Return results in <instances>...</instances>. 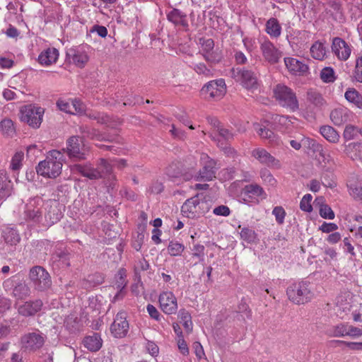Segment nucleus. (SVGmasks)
<instances>
[{
	"label": "nucleus",
	"mask_w": 362,
	"mask_h": 362,
	"mask_svg": "<svg viewBox=\"0 0 362 362\" xmlns=\"http://www.w3.org/2000/svg\"><path fill=\"white\" fill-rule=\"evenodd\" d=\"M260 49L265 61L270 64L277 63L281 57V52L269 40L264 41L260 45Z\"/></svg>",
	"instance_id": "18"
},
{
	"label": "nucleus",
	"mask_w": 362,
	"mask_h": 362,
	"mask_svg": "<svg viewBox=\"0 0 362 362\" xmlns=\"http://www.w3.org/2000/svg\"><path fill=\"white\" fill-rule=\"evenodd\" d=\"M83 342L84 346L93 352L98 351L101 348L103 344L100 336L97 333H94L93 335L85 337Z\"/></svg>",
	"instance_id": "28"
},
{
	"label": "nucleus",
	"mask_w": 362,
	"mask_h": 362,
	"mask_svg": "<svg viewBox=\"0 0 362 362\" xmlns=\"http://www.w3.org/2000/svg\"><path fill=\"white\" fill-rule=\"evenodd\" d=\"M24 154L23 152H16L13 156L11 162V168L13 170H18L21 166V162L23 159Z\"/></svg>",
	"instance_id": "58"
},
{
	"label": "nucleus",
	"mask_w": 362,
	"mask_h": 362,
	"mask_svg": "<svg viewBox=\"0 0 362 362\" xmlns=\"http://www.w3.org/2000/svg\"><path fill=\"white\" fill-rule=\"evenodd\" d=\"M226 91V83L222 78L211 81L202 88L203 94L209 95V98L216 100L222 98L225 95Z\"/></svg>",
	"instance_id": "15"
},
{
	"label": "nucleus",
	"mask_w": 362,
	"mask_h": 362,
	"mask_svg": "<svg viewBox=\"0 0 362 362\" xmlns=\"http://www.w3.org/2000/svg\"><path fill=\"white\" fill-rule=\"evenodd\" d=\"M184 248L185 247L182 244L171 241L168 247V250L171 256H177L181 255Z\"/></svg>",
	"instance_id": "53"
},
{
	"label": "nucleus",
	"mask_w": 362,
	"mask_h": 362,
	"mask_svg": "<svg viewBox=\"0 0 362 362\" xmlns=\"http://www.w3.org/2000/svg\"><path fill=\"white\" fill-rule=\"evenodd\" d=\"M320 78L325 83L334 82L336 79L334 69L329 66L323 68L320 72Z\"/></svg>",
	"instance_id": "51"
},
{
	"label": "nucleus",
	"mask_w": 362,
	"mask_h": 362,
	"mask_svg": "<svg viewBox=\"0 0 362 362\" xmlns=\"http://www.w3.org/2000/svg\"><path fill=\"white\" fill-rule=\"evenodd\" d=\"M87 117L96 120L98 123L104 124L108 122V117L104 114L90 110H85L83 113Z\"/></svg>",
	"instance_id": "52"
},
{
	"label": "nucleus",
	"mask_w": 362,
	"mask_h": 362,
	"mask_svg": "<svg viewBox=\"0 0 362 362\" xmlns=\"http://www.w3.org/2000/svg\"><path fill=\"white\" fill-rule=\"evenodd\" d=\"M312 196L310 194H307L303 196L300 203V208L301 210L310 212L313 210V207L311 205Z\"/></svg>",
	"instance_id": "57"
},
{
	"label": "nucleus",
	"mask_w": 362,
	"mask_h": 362,
	"mask_svg": "<svg viewBox=\"0 0 362 362\" xmlns=\"http://www.w3.org/2000/svg\"><path fill=\"white\" fill-rule=\"evenodd\" d=\"M204 245L199 244L194 245L192 249V256L197 257L199 262H203L204 259Z\"/></svg>",
	"instance_id": "62"
},
{
	"label": "nucleus",
	"mask_w": 362,
	"mask_h": 362,
	"mask_svg": "<svg viewBox=\"0 0 362 362\" xmlns=\"http://www.w3.org/2000/svg\"><path fill=\"white\" fill-rule=\"evenodd\" d=\"M43 306L40 299L25 301L18 308V313L24 317H33L39 313Z\"/></svg>",
	"instance_id": "20"
},
{
	"label": "nucleus",
	"mask_w": 362,
	"mask_h": 362,
	"mask_svg": "<svg viewBox=\"0 0 362 362\" xmlns=\"http://www.w3.org/2000/svg\"><path fill=\"white\" fill-rule=\"evenodd\" d=\"M12 182L5 170H0V201L5 200L12 192Z\"/></svg>",
	"instance_id": "24"
},
{
	"label": "nucleus",
	"mask_w": 362,
	"mask_h": 362,
	"mask_svg": "<svg viewBox=\"0 0 362 362\" xmlns=\"http://www.w3.org/2000/svg\"><path fill=\"white\" fill-rule=\"evenodd\" d=\"M266 32L272 37L277 38L281 35V26L278 20L274 18H269L266 23Z\"/></svg>",
	"instance_id": "31"
},
{
	"label": "nucleus",
	"mask_w": 362,
	"mask_h": 362,
	"mask_svg": "<svg viewBox=\"0 0 362 362\" xmlns=\"http://www.w3.org/2000/svg\"><path fill=\"white\" fill-rule=\"evenodd\" d=\"M318 153L320 162L323 168H333L332 167L335 165V162L332 157V152L322 147V151H319Z\"/></svg>",
	"instance_id": "33"
},
{
	"label": "nucleus",
	"mask_w": 362,
	"mask_h": 362,
	"mask_svg": "<svg viewBox=\"0 0 362 362\" xmlns=\"http://www.w3.org/2000/svg\"><path fill=\"white\" fill-rule=\"evenodd\" d=\"M57 105L60 110L64 111L66 113L74 114L72 100L68 101L64 100H59L57 103Z\"/></svg>",
	"instance_id": "59"
},
{
	"label": "nucleus",
	"mask_w": 362,
	"mask_h": 362,
	"mask_svg": "<svg viewBox=\"0 0 362 362\" xmlns=\"http://www.w3.org/2000/svg\"><path fill=\"white\" fill-rule=\"evenodd\" d=\"M70 170L73 174H78L90 180H99L102 178L100 170L95 168L89 162L84 164H73L70 165Z\"/></svg>",
	"instance_id": "13"
},
{
	"label": "nucleus",
	"mask_w": 362,
	"mask_h": 362,
	"mask_svg": "<svg viewBox=\"0 0 362 362\" xmlns=\"http://www.w3.org/2000/svg\"><path fill=\"white\" fill-rule=\"evenodd\" d=\"M284 63L288 71L293 74L303 75L308 71L307 64L295 58L286 57Z\"/></svg>",
	"instance_id": "23"
},
{
	"label": "nucleus",
	"mask_w": 362,
	"mask_h": 362,
	"mask_svg": "<svg viewBox=\"0 0 362 362\" xmlns=\"http://www.w3.org/2000/svg\"><path fill=\"white\" fill-rule=\"evenodd\" d=\"M66 56L70 62L78 67H83L88 60V57L84 52L73 48L67 51Z\"/></svg>",
	"instance_id": "26"
},
{
	"label": "nucleus",
	"mask_w": 362,
	"mask_h": 362,
	"mask_svg": "<svg viewBox=\"0 0 362 362\" xmlns=\"http://www.w3.org/2000/svg\"><path fill=\"white\" fill-rule=\"evenodd\" d=\"M327 12L330 13L335 18L341 17L342 14V6L340 1L333 0L327 3Z\"/></svg>",
	"instance_id": "48"
},
{
	"label": "nucleus",
	"mask_w": 362,
	"mask_h": 362,
	"mask_svg": "<svg viewBox=\"0 0 362 362\" xmlns=\"http://www.w3.org/2000/svg\"><path fill=\"white\" fill-rule=\"evenodd\" d=\"M288 299L296 305L305 304L312 300L314 293L311 285L307 281L294 283L286 290Z\"/></svg>",
	"instance_id": "3"
},
{
	"label": "nucleus",
	"mask_w": 362,
	"mask_h": 362,
	"mask_svg": "<svg viewBox=\"0 0 362 362\" xmlns=\"http://www.w3.org/2000/svg\"><path fill=\"white\" fill-rule=\"evenodd\" d=\"M45 201L40 197L30 199L25 206L24 219L34 223H42L43 221Z\"/></svg>",
	"instance_id": "5"
},
{
	"label": "nucleus",
	"mask_w": 362,
	"mask_h": 362,
	"mask_svg": "<svg viewBox=\"0 0 362 362\" xmlns=\"http://www.w3.org/2000/svg\"><path fill=\"white\" fill-rule=\"evenodd\" d=\"M0 131L4 136L12 137L16 133L13 122L10 119H4L0 122Z\"/></svg>",
	"instance_id": "38"
},
{
	"label": "nucleus",
	"mask_w": 362,
	"mask_h": 362,
	"mask_svg": "<svg viewBox=\"0 0 362 362\" xmlns=\"http://www.w3.org/2000/svg\"><path fill=\"white\" fill-rule=\"evenodd\" d=\"M312 57L318 60H322L326 54L325 47L323 44L317 41L310 47Z\"/></svg>",
	"instance_id": "41"
},
{
	"label": "nucleus",
	"mask_w": 362,
	"mask_h": 362,
	"mask_svg": "<svg viewBox=\"0 0 362 362\" xmlns=\"http://www.w3.org/2000/svg\"><path fill=\"white\" fill-rule=\"evenodd\" d=\"M252 156L262 164L269 168H279L281 166L279 160L276 159L267 150L262 148H257L252 151Z\"/></svg>",
	"instance_id": "19"
},
{
	"label": "nucleus",
	"mask_w": 362,
	"mask_h": 362,
	"mask_svg": "<svg viewBox=\"0 0 362 362\" xmlns=\"http://www.w3.org/2000/svg\"><path fill=\"white\" fill-rule=\"evenodd\" d=\"M73 105V111L74 114H83L86 110V107L84 104L80 100L77 99L72 100Z\"/></svg>",
	"instance_id": "64"
},
{
	"label": "nucleus",
	"mask_w": 362,
	"mask_h": 362,
	"mask_svg": "<svg viewBox=\"0 0 362 362\" xmlns=\"http://www.w3.org/2000/svg\"><path fill=\"white\" fill-rule=\"evenodd\" d=\"M44 114V109L40 107L28 105L21 110V120L30 127L39 128Z\"/></svg>",
	"instance_id": "10"
},
{
	"label": "nucleus",
	"mask_w": 362,
	"mask_h": 362,
	"mask_svg": "<svg viewBox=\"0 0 362 362\" xmlns=\"http://www.w3.org/2000/svg\"><path fill=\"white\" fill-rule=\"evenodd\" d=\"M344 151L352 160H362V144L350 143L346 146Z\"/></svg>",
	"instance_id": "30"
},
{
	"label": "nucleus",
	"mask_w": 362,
	"mask_h": 362,
	"mask_svg": "<svg viewBox=\"0 0 362 362\" xmlns=\"http://www.w3.org/2000/svg\"><path fill=\"white\" fill-rule=\"evenodd\" d=\"M260 177L264 182L270 185L273 186L276 183V180L267 169H262L260 171Z\"/></svg>",
	"instance_id": "61"
},
{
	"label": "nucleus",
	"mask_w": 362,
	"mask_h": 362,
	"mask_svg": "<svg viewBox=\"0 0 362 362\" xmlns=\"http://www.w3.org/2000/svg\"><path fill=\"white\" fill-rule=\"evenodd\" d=\"M47 337L39 330L28 332L21 338V348L26 351L35 352L45 344Z\"/></svg>",
	"instance_id": "6"
},
{
	"label": "nucleus",
	"mask_w": 362,
	"mask_h": 362,
	"mask_svg": "<svg viewBox=\"0 0 362 362\" xmlns=\"http://www.w3.org/2000/svg\"><path fill=\"white\" fill-rule=\"evenodd\" d=\"M3 236L6 243L11 245H16L21 240L17 230L11 228H6L4 230Z\"/></svg>",
	"instance_id": "39"
},
{
	"label": "nucleus",
	"mask_w": 362,
	"mask_h": 362,
	"mask_svg": "<svg viewBox=\"0 0 362 362\" xmlns=\"http://www.w3.org/2000/svg\"><path fill=\"white\" fill-rule=\"evenodd\" d=\"M319 213L321 217L327 219H334V213L329 206L322 204L320 206Z\"/></svg>",
	"instance_id": "55"
},
{
	"label": "nucleus",
	"mask_w": 362,
	"mask_h": 362,
	"mask_svg": "<svg viewBox=\"0 0 362 362\" xmlns=\"http://www.w3.org/2000/svg\"><path fill=\"white\" fill-rule=\"evenodd\" d=\"M332 168H326L321 175V183L325 187L334 188L337 186L335 176L331 170Z\"/></svg>",
	"instance_id": "35"
},
{
	"label": "nucleus",
	"mask_w": 362,
	"mask_h": 362,
	"mask_svg": "<svg viewBox=\"0 0 362 362\" xmlns=\"http://www.w3.org/2000/svg\"><path fill=\"white\" fill-rule=\"evenodd\" d=\"M97 168L100 170V172L102 173V178L105 176L111 175L112 173V165L104 158L98 160Z\"/></svg>",
	"instance_id": "49"
},
{
	"label": "nucleus",
	"mask_w": 362,
	"mask_h": 362,
	"mask_svg": "<svg viewBox=\"0 0 362 362\" xmlns=\"http://www.w3.org/2000/svg\"><path fill=\"white\" fill-rule=\"evenodd\" d=\"M13 293L17 298L23 299L30 296V289L26 284H20L13 288Z\"/></svg>",
	"instance_id": "46"
},
{
	"label": "nucleus",
	"mask_w": 362,
	"mask_h": 362,
	"mask_svg": "<svg viewBox=\"0 0 362 362\" xmlns=\"http://www.w3.org/2000/svg\"><path fill=\"white\" fill-rule=\"evenodd\" d=\"M159 303L161 310L168 315L175 313L177 310V299L170 291H165L160 293Z\"/></svg>",
	"instance_id": "17"
},
{
	"label": "nucleus",
	"mask_w": 362,
	"mask_h": 362,
	"mask_svg": "<svg viewBox=\"0 0 362 362\" xmlns=\"http://www.w3.org/2000/svg\"><path fill=\"white\" fill-rule=\"evenodd\" d=\"M62 158L63 154L61 151H49L47 158L41 161L36 168L37 174L50 178L57 177L62 172Z\"/></svg>",
	"instance_id": "1"
},
{
	"label": "nucleus",
	"mask_w": 362,
	"mask_h": 362,
	"mask_svg": "<svg viewBox=\"0 0 362 362\" xmlns=\"http://www.w3.org/2000/svg\"><path fill=\"white\" fill-rule=\"evenodd\" d=\"M302 141L304 146L315 153H318L322 151V148L323 147L322 145L318 143L316 140L305 136H302Z\"/></svg>",
	"instance_id": "47"
},
{
	"label": "nucleus",
	"mask_w": 362,
	"mask_h": 362,
	"mask_svg": "<svg viewBox=\"0 0 362 362\" xmlns=\"http://www.w3.org/2000/svg\"><path fill=\"white\" fill-rule=\"evenodd\" d=\"M231 76L246 89H256L258 86L257 77L251 70L233 69L231 70Z\"/></svg>",
	"instance_id": "9"
},
{
	"label": "nucleus",
	"mask_w": 362,
	"mask_h": 362,
	"mask_svg": "<svg viewBox=\"0 0 362 362\" xmlns=\"http://www.w3.org/2000/svg\"><path fill=\"white\" fill-rule=\"evenodd\" d=\"M58 57L59 51L54 47H49L40 54L38 62L42 65L49 66L56 63Z\"/></svg>",
	"instance_id": "25"
},
{
	"label": "nucleus",
	"mask_w": 362,
	"mask_h": 362,
	"mask_svg": "<svg viewBox=\"0 0 362 362\" xmlns=\"http://www.w3.org/2000/svg\"><path fill=\"white\" fill-rule=\"evenodd\" d=\"M349 329V325L340 324L337 326H334L332 329V335L335 337H341L344 336H347Z\"/></svg>",
	"instance_id": "56"
},
{
	"label": "nucleus",
	"mask_w": 362,
	"mask_h": 362,
	"mask_svg": "<svg viewBox=\"0 0 362 362\" xmlns=\"http://www.w3.org/2000/svg\"><path fill=\"white\" fill-rule=\"evenodd\" d=\"M189 66L199 75H203L206 77L211 76V68L207 66L204 63H195L194 62H190Z\"/></svg>",
	"instance_id": "42"
},
{
	"label": "nucleus",
	"mask_w": 362,
	"mask_h": 362,
	"mask_svg": "<svg viewBox=\"0 0 362 362\" xmlns=\"http://www.w3.org/2000/svg\"><path fill=\"white\" fill-rule=\"evenodd\" d=\"M353 78L357 82L362 83V57H358L356 60V66L353 71Z\"/></svg>",
	"instance_id": "54"
},
{
	"label": "nucleus",
	"mask_w": 362,
	"mask_h": 362,
	"mask_svg": "<svg viewBox=\"0 0 362 362\" xmlns=\"http://www.w3.org/2000/svg\"><path fill=\"white\" fill-rule=\"evenodd\" d=\"M166 174L169 177L177 178L182 175V168L179 163H172L166 168Z\"/></svg>",
	"instance_id": "50"
},
{
	"label": "nucleus",
	"mask_w": 362,
	"mask_h": 362,
	"mask_svg": "<svg viewBox=\"0 0 362 362\" xmlns=\"http://www.w3.org/2000/svg\"><path fill=\"white\" fill-rule=\"evenodd\" d=\"M103 281L104 278L100 274H90L81 281V286L85 289H90L101 284Z\"/></svg>",
	"instance_id": "32"
},
{
	"label": "nucleus",
	"mask_w": 362,
	"mask_h": 362,
	"mask_svg": "<svg viewBox=\"0 0 362 362\" xmlns=\"http://www.w3.org/2000/svg\"><path fill=\"white\" fill-rule=\"evenodd\" d=\"M125 272L123 269H120L117 276V281H116V286L117 288L119 290V291L117 293V294L114 297V301L119 300L120 298H122L124 296L122 290L126 286V280H125Z\"/></svg>",
	"instance_id": "37"
},
{
	"label": "nucleus",
	"mask_w": 362,
	"mask_h": 362,
	"mask_svg": "<svg viewBox=\"0 0 362 362\" xmlns=\"http://www.w3.org/2000/svg\"><path fill=\"white\" fill-rule=\"evenodd\" d=\"M29 278L34 285L35 289L44 291L52 285L49 273L42 267H33L29 274Z\"/></svg>",
	"instance_id": "7"
},
{
	"label": "nucleus",
	"mask_w": 362,
	"mask_h": 362,
	"mask_svg": "<svg viewBox=\"0 0 362 362\" xmlns=\"http://www.w3.org/2000/svg\"><path fill=\"white\" fill-rule=\"evenodd\" d=\"M200 49L199 53L209 64H216L221 60V55L218 49H214V42L211 38H200L199 40Z\"/></svg>",
	"instance_id": "8"
},
{
	"label": "nucleus",
	"mask_w": 362,
	"mask_h": 362,
	"mask_svg": "<svg viewBox=\"0 0 362 362\" xmlns=\"http://www.w3.org/2000/svg\"><path fill=\"white\" fill-rule=\"evenodd\" d=\"M345 98L356 107L362 109V95L354 88H348L344 94Z\"/></svg>",
	"instance_id": "34"
},
{
	"label": "nucleus",
	"mask_w": 362,
	"mask_h": 362,
	"mask_svg": "<svg viewBox=\"0 0 362 362\" xmlns=\"http://www.w3.org/2000/svg\"><path fill=\"white\" fill-rule=\"evenodd\" d=\"M320 134L328 141L331 143H337L339 139V134L331 126H323L320 128Z\"/></svg>",
	"instance_id": "36"
},
{
	"label": "nucleus",
	"mask_w": 362,
	"mask_h": 362,
	"mask_svg": "<svg viewBox=\"0 0 362 362\" xmlns=\"http://www.w3.org/2000/svg\"><path fill=\"white\" fill-rule=\"evenodd\" d=\"M216 132L218 134V136L211 135L213 139L214 137H215L216 139H219L223 142H228L233 139V134L223 125L221 127H218V130Z\"/></svg>",
	"instance_id": "45"
},
{
	"label": "nucleus",
	"mask_w": 362,
	"mask_h": 362,
	"mask_svg": "<svg viewBox=\"0 0 362 362\" xmlns=\"http://www.w3.org/2000/svg\"><path fill=\"white\" fill-rule=\"evenodd\" d=\"M206 204L205 202H200L199 195H197L186 200L182 206L181 211L185 216L193 218L204 213L203 206Z\"/></svg>",
	"instance_id": "12"
},
{
	"label": "nucleus",
	"mask_w": 362,
	"mask_h": 362,
	"mask_svg": "<svg viewBox=\"0 0 362 362\" xmlns=\"http://www.w3.org/2000/svg\"><path fill=\"white\" fill-rule=\"evenodd\" d=\"M331 47L334 54L341 61H346L351 55V46L340 37L332 39Z\"/></svg>",
	"instance_id": "16"
},
{
	"label": "nucleus",
	"mask_w": 362,
	"mask_h": 362,
	"mask_svg": "<svg viewBox=\"0 0 362 362\" xmlns=\"http://www.w3.org/2000/svg\"><path fill=\"white\" fill-rule=\"evenodd\" d=\"M52 202H45V211L43 212L44 218L42 222V224L44 226H51L54 223L59 221L61 218V213H59V210L56 208V206H53L50 205L49 203Z\"/></svg>",
	"instance_id": "21"
},
{
	"label": "nucleus",
	"mask_w": 362,
	"mask_h": 362,
	"mask_svg": "<svg viewBox=\"0 0 362 362\" xmlns=\"http://www.w3.org/2000/svg\"><path fill=\"white\" fill-rule=\"evenodd\" d=\"M62 150L69 158L78 161L86 160L90 151L83 139L78 136L69 137L66 141V147Z\"/></svg>",
	"instance_id": "4"
},
{
	"label": "nucleus",
	"mask_w": 362,
	"mask_h": 362,
	"mask_svg": "<svg viewBox=\"0 0 362 362\" xmlns=\"http://www.w3.org/2000/svg\"><path fill=\"white\" fill-rule=\"evenodd\" d=\"M307 100L316 107H321L325 104V100L322 95L313 89L308 90Z\"/></svg>",
	"instance_id": "43"
},
{
	"label": "nucleus",
	"mask_w": 362,
	"mask_h": 362,
	"mask_svg": "<svg viewBox=\"0 0 362 362\" xmlns=\"http://www.w3.org/2000/svg\"><path fill=\"white\" fill-rule=\"evenodd\" d=\"M129 328L127 314L124 312H119L110 326V332L115 338H123L127 334Z\"/></svg>",
	"instance_id": "14"
},
{
	"label": "nucleus",
	"mask_w": 362,
	"mask_h": 362,
	"mask_svg": "<svg viewBox=\"0 0 362 362\" xmlns=\"http://www.w3.org/2000/svg\"><path fill=\"white\" fill-rule=\"evenodd\" d=\"M238 228L241 229V230L240 232V238L243 240H244L248 243H252L255 242V240L257 239V234L254 230H252L248 227L241 228V226H239Z\"/></svg>",
	"instance_id": "44"
},
{
	"label": "nucleus",
	"mask_w": 362,
	"mask_h": 362,
	"mask_svg": "<svg viewBox=\"0 0 362 362\" xmlns=\"http://www.w3.org/2000/svg\"><path fill=\"white\" fill-rule=\"evenodd\" d=\"M201 162L202 168L197 176V180L199 181H209L215 177L216 172L218 167L217 166L216 161L210 158L206 154H202Z\"/></svg>",
	"instance_id": "11"
},
{
	"label": "nucleus",
	"mask_w": 362,
	"mask_h": 362,
	"mask_svg": "<svg viewBox=\"0 0 362 362\" xmlns=\"http://www.w3.org/2000/svg\"><path fill=\"white\" fill-rule=\"evenodd\" d=\"M264 193L262 187L257 184H250L245 186L241 192L242 199L244 202H247V198L260 197Z\"/></svg>",
	"instance_id": "27"
},
{
	"label": "nucleus",
	"mask_w": 362,
	"mask_h": 362,
	"mask_svg": "<svg viewBox=\"0 0 362 362\" xmlns=\"http://www.w3.org/2000/svg\"><path fill=\"white\" fill-rule=\"evenodd\" d=\"M349 111L344 108H337L330 113V119L337 126L346 123L349 120Z\"/></svg>",
	"instance_id": "29"
},
{
	"label": "nucleus",
	"mask_w": 362,
	"mask_h": 362,
	"mask_svg": "<svg viewBox=\"0 0 362 362\" xmlns=\"http://www.w3.org/2000/svg\"><path fill=\"white\" fill-rule=\"evenodd\" d=\"M257 134L264 139H267L271 144H278V138L271 130L262 127L259 124L255 126Z\"/></svg>",
	"instance_id": "40"
},
{
	"label": "nucleus",
	"mask_w": 362,
	"mask_h": 362,
	"mask_svg": "<svg viewBox=\"0 0 362 362\" xmlns=\"http://www.w3.org/2000/svg\"><path fill=\"white\" fill-rule=\"evenodd\" d=\"M177 345H178L179 350L183 355L187 356L189 354V349H188L186 341L184 339L182 333L179 334Z\"/></svg>",
	"instance_id": "63"
},
{
	"label": "nucleus",
	"mask_w": 362,
	"mask_h": 362,
	"mask_svg": "<svg viewBox=\"0 0 362 362\" xmlns=\"http://www.w3.org/2000/svg\"><path fill=\"white\" fill-rule=\"evenodd\" d=\"M274 97L279 105L295 112L298 110L299 104L295 92L287 86L279 83L273 89Z\"/></svg>",
	"instance_id": "2"
},
{
	"label": "nucleus",
	"mask_w": 362,
	"mask_h": 362,
	"mask_svg": "<svg viewBox=\"0 0 362 362\" xmlns=\"http://www.w3.org/2000/svg\"><path fill=\"white\" fill-rule=\"evenodd\" d=\"M167 19L175 26L181 27L185 30H188L189 23L187 16L177 8H173L167 13Z\"/></svg>",
	"instance_id": "22"
},
{
	"label": "nucleus",
	"mask_w": 362,
	"mask_h": 362,
	"mask_svg": "<svg viewBox=\"0 0 362 362\" xmlns=\"http://www.w3.org/2000/svg\"><path fill=\"white\" fill-rule=\"evenodd\" d=\"M272 214L275 216L276 222L281 225L284 222L286 211L282 206H276L272 211Z\"/></svg>",
	"instance_id": "60"
}]
</instances>
